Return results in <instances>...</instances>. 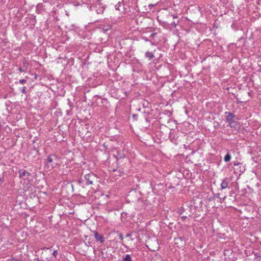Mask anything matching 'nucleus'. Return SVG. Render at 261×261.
I'll return each instance as SVG.
<instances>
[{
	"label": "nucleus",
	"instance_id": "nucleus-1",
	"mask_svg": "<svg viewBox=\"0 0 261 261\" xmlns=\"http://www.w3.org/2000/svg\"><path fill=\"white\" fill-rule=\"evenodd\" d=\"M227 114L226 117V121L229 124V126L230 128L236 129L238 125V122L235 120V115L230 112H226L225 113Z\"/></svg>",
	"mask_w": 261,
	"mask_h": 261
},
{
	"label": "nucleus",
	"instance_id": "nucleus-2",
	"mask_svg": "<svg viewBox=\"0 0 261 261\" xmlns=\"http://www.w3.org/2000/svg\"><path fill=\"white\" fill-rule=\"evenodd\" d=\"M84 178L86 181V185H93L94 182L97 181V177L93 173H90L84 176Z\"/></svg>",
	"mask_w": 261,
	"mask_h": 261
},
{
	"label": "nucleus",
	"instance_id": "nucleus-3",
	"mask_svg": "<svg viewBox=\"0 0 261 261\" xmlns=\"http://www.w3.org/2000/svg\"><path fill=\"white\" fill-rule=\"evenodd\" d=\"M53 157L56 158L55 155L51 154L48 155L47 158L45 160L44 168L47 170H51L54 168V166L51 164L53 161Z\"/></svg>",
	"mask_w": 261,
	"mask_h": 261
},
{
	"label": "nucleus",
	"instance_id": "nucleus-4",
	"mask_svg": "<svg viewBox=\"0 0 261 261\" xmlns=\"http://www.w3.org/2000/svg\"><path fill=\"white\" fill-rule=\"evenodd\" d=\"M93 8L97 14L103 13L105 10V5L100 2L96 3L94 6H93Z\"/></svg>",
	"mask_w": 261,
	"mask_h": 261
},
{
	"label": "nucleus",
	"instance_id": "nucleus-5",
	"mask_svg": "<svg viewBox=\"0 0 261 261\" xmlns=\"http://www.w3.org/2000/svg\"><path fill=\"white\" fill-rule=\"evenodd\" d=\"M18 173L19 177L24 179L28 178L31 175L29 172L23 169L19 170Z\"/></svg>",
	"mask_w": 261,
	"mask_h": 261
},
{
	"label": "nucleus",
	"instance_id": "nucleus-6",
	"mask_svg": "<svg viewBox=\"0 0 261 261\" xmlns=\"http://www.w3.org/2000/svg\"><path fill=\"white\" fill-rule=\"evenodd\" d=\"M92 232H93V233L94 234V236L95 239L97 241L100 242L101 243H103V242H104V238H103V236H102L101 234H99L98 233V232L96 231H95V230L93 231Z\"/></svg>",
	"mask_w": 261,
	"mask_h": 261
},
{
	"label": "nucleus",
	"instance_id": "nucleus-7",
	"mask_svg": "<svg viewBox=\"0 0 261 261\" xmlns=\"http://www.w3.org/2000/svg\"><path fill=\"white\" fill-rule=\"evenodd\" d=\"M109 171L113 172L114 173V174H113L114 176H121L123 172L121 170H118L117 169L113 168L112 167H109Z\"/></svg>",
	"mask_w": 261,
	"mask_h": 261
},
{
	"label": "nucleus",
	"instance_id": "nucleus-8",
	"mask_svg": "<svg viewBox=\"0 0 261 261\" xmlns=\"http://www.w3.org/2000/svg\"><path fill=\"white\" fill-rule=\"evenodd\" d=\"M145 58H148L149 59V60H151L154 57V56L153 53L150 52V51H147V52H146V53L145 54Z\"/></svg>",
	"mask_w": 261,
	"mask_h": 261
},
{
	"label": "nucleus",
	"instance_id": "nucleus-9",
	"mask_svg": "<svg viewBox=\"0 0 261 261\" xmlns=\"http://www.w3.org/2000/svg\"><path fill=\"white\" fill-rule=\"evenodd\" d=\"M227 186H228V181H227L226 179H224L221 184V189L222 190L225 189L227 187Z\"/></svg>",
	"mask_w": 261,
	"mask_h": 261
},
{
	"label": "nucleus",
	"instance_id": "nucleus-10",
	"mask_svg": "<svg viewBox=\"0 0 261 261\" xmlns=\"http://www.w3.org/2000/svg\"><path fill=\"white\" fill-rule=\"evenodd\" d=\"M231 159V155L228 152L224 158V160L225 162H229Z\"/></svg>",
	"mask_w": 261,
	"mask_h": 261
},
{
	"label": "nucleus",
	"instance_id": "nucleus-11",
	"mask_svg": "<svg viewBox=\"0 0 261 261\" xmlns=\"http://www.w3.org/2000/svg\"><path fill=\"white\" fill-rule=\"evenodd\" d=\"M123 261H132V258L129 254H126L124 257H123Z\"/></svg>",
	"mask_w": 261,
	"mask_h": 261
},
{
	"label": "nucleus",
	"instance_id": "nucleus-12",
	"mask_svg": "<svg viewBox=\"0 0 261 261\" xmlns=\"http://www.w3.org/2000/svg\"><path fill=\"white\" fill-rule=\"evenodd\" d=\"M122 7V5H121V4L120 2H119L116 5H115V9L117 10H120V7Z\"/></svg>",
	"mask_w": 261,
	"mask_h": 261
},
{
	"label": "nucleus",
	"instance_id": "nucleus-13",
	"mask_svg": "<svg viewBox=\"0 0 261 261\" xmlns=\"http://www.w3.org/2000/svg\"><path fill=\"white\" fill-rule=\"evenodd\" d=\"M84 179H83L80 178V179H79L77 180V182H78L80 185H82L84 183Z\"/></svg>",
	"mask_w": 261,
	"mask_h": 261
},
{
	"label": "nucleus",
	"instance_id": "nucleus-14",
	"mask_svg": "<svg viewBox=\"0 0 261 261\" xmlns=\"http://www.w3.org/2000/svg\"><path fill=\"white\" fill-rule=\"evenodd\" d=\"M19 83L23 84L27 82V80L25 79H21L19 81Z\"/></svg>",
	"mask_w": 261,
	"mask_h": 261
},
{
	"label": "nucleus",
	"instance_id": "nucleus-15",
	"mask_svg": "<svg viewBox=\"0 0 261 261\" xmlns=\"http://www.w3.org/2000/svg\"><path fill=\"white\" fill-rule=\"evenodd\" d=\"M25 89H26V87H23L22 89H20L21 92L22 93H23V94H25L27 93Z\"/></svg>",
	"mask_w": 261,
	"mask_h": 261
},
{
	"label": "nucleus",
	"instance_id": "nucleus-16",
	"mask_svg": "<svg viewBox=\"0 0 261 261\" xmlns=\"http://www.w3.org/2000/svg\"><path fill=\"white\" fill-rule=\"evenodd\" d=\"M118 236H119V238L121 239V241L122 242L123 240V237L122 234L121 233H119L118 234Z\"/></svg>",
	"mask_w": 261,
	"mask_h": 261
},
{
	"label": "nucleus",
	"instance_id": "nucleus-17",
	"mask_svg": "<svg viewBox=\"0 0 261 261\" xmlns=\"http://www.w3.org/2000/svg\"><path fill=\"white\" fill-rule=\"evenodd\" d=\"M57 254H58V252H57V250H54V252H53V255L55 257H56L57 256Z\"/></svg>",
	"mask_w": 261,
	"mask_h": 261
},
{
	"label": "nucleus",
	"instance_id": "nucleus-18",
	"mask_svg": "<svg viewBox=\"0 0 261 261\" xmlns=\"http://www.w3.org/2000/svg\"><path fill=\"white\" fill-rule=\"evenodd\" d=\"M18 70L21 72H25V70L21 67H19Z\"/></svg>",
	"mask_w": 261,
	"mask_h": 261
},
{
	"label": "nucleus",
	"instance_id": "nucleus-19",
	"mask_svg": "<svg viewBox=\"0 0 261 261\" xmlns=\"http://www.w3.org/2000/svg\"><path fill=\"white\" fill-rule=\"evenodd\" d=\"M255 256L259 258V260L261 261V255L258 254H255Z\"/></svg>",
	"mask_w": 261,
	"mask_h": 261
},
{
	"label": "nucleus",
	"instance_id": "nucleus-20",
	"mask_svg": "<svg viewBox=\"0 0 261 261\" xmlns=\"http://www.w3.org/2000/svg\"><path fill=\"white\" fill-rule=\"evenodd\" d=\"M176 25L177 24L174 22L171 23V25L173 26V27H175Z\"/></svg>",
	"mask_w": 261,
	"mask_h": 261
},
{
	"label": "nucleus",
	"instance_id": "nucleus-21",
	"mask_svg": "<svg viewBox=\"0 0 261 261\" xmlns=\"http://www.w3.org/2000/svg\"><path fill=\"white\" fill-rule=\"evenodd\" d=\"M239 164H240V163H239V162H234V164H233V165H234V166H238V165H239Z\"/></svg>",
	"mask_w": 261,
	"mask_h": 261
},
{
	"label": "nucleus",
	"instance_id": "nucleus-22",
	"mask_svg": "<svg viewBox=\"0 0 261 261\" xmlns=\"http://www.w3.org/2000/svg\"><path fill=\"white\" fill-rule=\"evenodd\" d=\"M173 18H177V16L174 15H171Z\"/></svg>",
	"mask_w": 261,
	"mask_h": 261
},
{
	"label": "nucleus",
	"instance_id": "nucleus-23",
	"mask_svg": "<svg viewBox=\"0 0 261 261\" xmlns=\"http://www.w3.org/2000/svg\"><path fill=\"white\" fill-rule=\"evenodd\" d=\"M155 33H152L150 36L153 38L155 35Z\"/></svg>",
	"mask_w": 261,
	"mask_h": 261
},
{
	"label": "nucleus",
	"instance_id": "nucleus-24",
	"mask_svg": "<svg viewBox=\"0 0 261 261\" xmlns=\"http://www.w3.org/2000/svg\"><path fill=\"white\" fill-rule=\"evenodd\" d=\"M130 236H131V235H130V234H128H128H127L126 235V237L128 238V237H129Z\"/></svg>",
	"mask_w": 261,
	"mask_h": 261
},
{
	"label": "nucleus",
	"instance_id": "nucleus-25",
	"mask_svg": "<svg viewBox=\"0 0 261 261\" xmlns=\"http://www.w3.org/2000/svg\"><path fill=\"white\" fill-rule=\"evenodd\" d=\"M179 213L180 215H181L182 214V211H179Z\"/></svg>",
	"mask_w": 261,
	"mask_h": 261
},
{
	"label": "nucleus",
	"instance_id": "nucleus-26",
	"mask_svg": "<svg viewBox=\"0 0 261 261\" xmlns=\"http://www.w3.org/2000/svg\"><path fill=\"white\" fill-rule=\"evenodd\" d=\"M133 116H134V118H136V117H137V115H133Z\"/></svg>",
	"mask_w": 261,
	"mask_h": 261
},
{
	"label": "nucleus",
	"instance_id": "nucleus-27",
	"mask_svg": "<svg viewBox=\"0 0 261 261\" xmlns=\"http://www.w3.org/2000/svg\"><path fill=\"white\" fill-rule=\"evenodd\" d=\"M133 116H134V118H136V117H137V115H133Z\"/></svg>",
	"mask_w": 261,
	"mask_h": 261
},
{
	"label": "nucleus",
	"instance_id": "nucleus-28",
	"mask_svg": "<svg viewBox=\"0 0 261 261\" xmlns=\"http://www.w3.org/2000/svg\"><path fill=\"white\" fill-rule=\"evenodd\" d=\"M182 218H187V216H185V217L182 216Z\"/></svg>",
	"mask_w": 261,
	"mask_h": 261
},
{
	"label": "nucleus",
	"instance_id": "nucleus-29",
	"mask_svg": "<svg viewBox=\"0 0 261 261\" xmlns=\"http://www.w3.org/2000/svg\"><path fill=\"white\" fill-rule=\"evenodd\" d=\"M182 218H187V216H185V217L182 216Z\"/></svg>",
	"mask_w": 261,
	"mask_h": 261
},
{
	"label": "nucleus",
	"instance_id": "nucleus-30",
	"mask_svg": "<svg viewBox=\"0 0 261 261\" xmlns=\"http://www.w3.org/2000/svg\"><path fill=\"white\" fill-rule=\"evenodd\" d=\"M182 218H187V216H185V217L182 216Z\"/></svg>",
	"mask_w": 261,
	"mask_h": 261
},
{
	"label": "nucleus",
	"instance_id": "nucleus-31",
	"mask_svg": "<svg viewBox=\"0 0 261 261\" xmlns=\"http://www.w3.org/2000/svg\"><path fill=\"white\" fill-rule=\"evenodd\" d=\"M40 261H45V260H40Z\"/></svg>",
	"mask_w": 261,
	"mask_h": 261
},
{
	"label": "nucleus",
	"instance_id": "nucleus-32",
	"mask_svg": "<svg viewBox=\"0 0 261 261\" xmlns=\"http://www.w3.org/2000/svg\"><path fill=\"white\" fill-rule=\"evenodd\" d=\"M260 244H261V242H260Z\"/></svg>",
	"mask_w": 261,
	"mask_h": 261
}]
</instances>
